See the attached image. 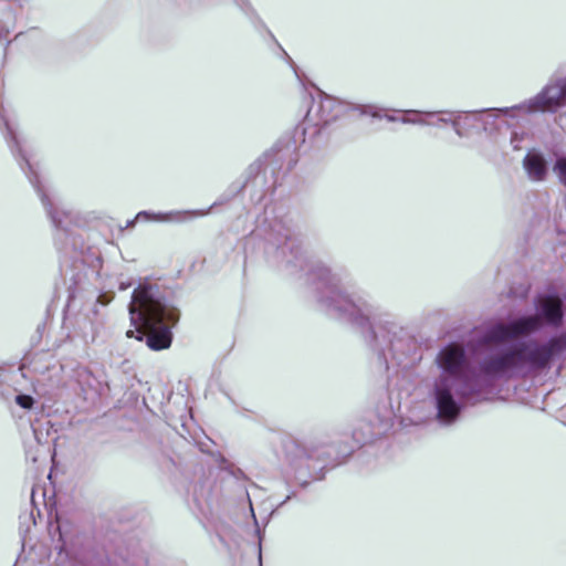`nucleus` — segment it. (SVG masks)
Instances as JSON below:
<instances>
[{
    "label": "nucleus",
    "mask_w": 566,
    "mask_h": 566,
    "mask_svg": "<svg viewBox=\"0 0 566 566\" xmlns=\"http://www.w3.org/2000/svg\"><path fill=\"white\" fill-rule=\"evenodd\" d=\"M536 313L506 323L490 325L480 343L488 346L471 367L462 345L452 343L442 347L434 358L439 374L429 385L428 397L442 424H453L464 406L483 392L491 390L499 380L525 376L545 368L549 361L566 354V334L547 342L524 339L544 325L557 327L563 319V301L553 293L541 294L535 300Z\"/></svg>",
    "instance_id": "obj_1"
},
{
    "label": "nucleus",
    "mask_w": 566,
    "mask_h": 566,
    "mask_svg": "<svg viewBox=\"0 0 566 566\" xmlns=\"http://www.w3.org/2000/svg\"><path fill=\"white\" fill-rule=\"evenodd\" d=\"M279 253L287 264L305 271L316 285L317 300L326 313L345 321L361 332L366 342L385 358L388 353L399 349L402 332L396 324L378 321L377 307L366 297L346 294L340 287V277L325 265L311 261L303 252L298 239L285 230L284 240L279 242Z\"/></svg>",
    "instance_id": "obj_2"
},
{
    "label": "nucleus",
    "mask_w": 566,
    "mask_h": 566,
    "mask_svg": "<svg viewBox=\"0 0 566 566\" xmlns=\"http://www.w3.org/2000/svg\"><path fill=\"white\" fill-rule=\"evenodd\" d=\"M129 316L135 331H127V337L146 339L153 350L166 349L171 345V326L179 318L178 310L168 305L159 289L148 282L135 289L129 304Z\"/></svg>",
    "instance_id": "obj_3"
},
{
    "label": "nucleus",
    "mask_w": 566,
    "mask_h": 566,
    "mask_svg": "<svg viewBox=\"0 0 566 566\" xmlns=\"http://www.w3.org/2000/svg\"><path fill=\"white\" fill-rule=\"evenodd\" d=\"M1 118L7 129V138L9 140L10 148L13 153H18L21 156V168L25 171L30 182L39 193L53 226L59 231L69 232L71 226L78 224L76 216L72 210L66 208L65 203L62 202L55 193L51 192L42 184L36 165L32 161L31 155L28 150L21 145L15 126L6 116H1Z\"/></svg>",
    "instance_id": "obj_4"
},
{
    "label": "nucleus",
    "mask_w": 566,
    "mask_h": 566,
    "mask_svg": "<svg viewBox=\"0 0 566 566\" xmlns=\"http://www.w3.org/2000/svg\"><path fill=\"white\" fill-rule=\"evenodd\" d=\"M358 105L323 95L307 111L304 119V130H307L311 126L323 127L349 112H358Z\"/></svg>",
    "instance_id": "obj_5"
},
{
    "label": "nucleus",
    "mask_w": 566,
    "mask_h": 566,
    "mask_svg": "<svg viewBox=\"0 0 566 566\" xmlns=\"http://www.w3.org/2000/svg\"><path fill=\"white\" fill-rule=\"evenodd\" d=\"M566 105V77L547 84L541 93L520 104L523 113L555 112Z\"/></svg>",
    "instance_id": "obj_6"
},
{
    "label": "nucleus",
    "mask_w": 566,
    "mask_h": 566,
    "mask_svg": "<svg viewBox=\"0 0 566 566\" xmlns=\"http://www.w3.org/2000/svg\"><path fill=\"white\" fill-rule=\"evenodd\" d=\"M211 208L207 210H175L169 212H148L140 211L136 218L127 222V227H133L136 221H156V222H176L181 223L188 220L205 217L210 212Z\"/></svg>",
    "instance_id": "obj_7"
},
{
    "label": "nucleus",
    "mask_w": 566,
    "mask_h": 566,
    "mask_svg": "<svg viewBox=\"0 0 566 566\" xmlns=\"http://www.w3.org/2000/svg\"><path fill=\"white\" fill-rule=\"evenodd\" d=\"M523 167L527 177L533 181H543L548 174L547 163L544 156L536 151L531 150L523 159Z\"/></svg>",
    "instance_id": "obj_8"
},
{
    "label": "nucleus",
    "mask_w": 566,
    "mask_h": 566,
    "mask_svg": "<svg viewBox=\"0 0 566 566\" xmlns=\"http://www.w3.org/2000/svg\"><path fill=\"white\" fill-rule=\"evenodd\" d=\"M515 112H523L520 108V105L511 107V108H493L488 111L478 112V122L483 127L484 130H491L493 127L497 128V122L506 124V120L503 119L504 116H514Z\"/></svg>",
    "instance_id": "obj_9"
},
{
    "label": "nucleus",
    "mask_w": 566,
    "mask_h": 566,
    "mask_svg": "<svg viewBox=\"0 0 566 566\" xmlns=\"http://www.w3.org/2000/svg\"><path fill=\"white\" fill-rule=\"evenodd\" d=\"M55 532L59 534V545L56 548L59 549V559L61 563H67L69 566H86L85 557L82 552L69 549L66 547L63 534L61 532V527L57 524L55 527Z\"/></svg>",
    "instance_id": "obj_10"
},
{
    "label": "nucleus",
    "mask_w": 566,
    "mask_h": 566,
    "mask_svg": "<svg viewBox=\"0 0 566 566\" xmlns=\"http://www.w3.org/2000/svg\"><path fill=\"white\" fill-rule=\"evenodd\" d=\"M357 109L360 115H368L374 118H385L388 122H400V113H397L398 111H392V113H390L388 109L373 104H360L357 106Z\"/></svg>",
    "instance_id": "obj_11"
},
{
    "label": "nucleus",
    "mask_w": 566,
    "mask_h": 566,
    "mask_svg": "<svg viewBox=\"0 0 566 566\" xmlns=\"http://www.w3.org/2000/svg\"><path fill=\"white\" fill-rule=\"evenodd\" d=\"M476 117L478 112L454 111V119L459 120V128L454 133L459 137L467 136L470 129L480 125Z\"/></svg>",
    "instance_id": "obj_12"
},
{
    "label": "nucleus",
    "mask_w": 566,
    "mask_h": 566,
    "mask_svg": "<svg viewBox=\"0 0 566 566\" xmlns=\"http://www.w3.org/2000/svg\"><path fill=\"white\" fill-rule=\"evenodd\" d=\"M397 113H400V123L402 124L428 126L433 123V120L429 119L430 112L427 111L407 109L398 111Z\"/></svg>",
    "instance_id": "obj_13"
},
{
    "label": "nucleus",
    "mask_w": 566,
    "mask_h": 566,
    "mask_svg": "<svg viewBox=\"0 0 566 566\" xmlns=\"http://www.w3.org/2000/svg\"><path fill=\"white\" fill-rule=\"evenodd\" d=\"M429 119L433 120L428 126L440 127L443 125H451L453 130H458L459 120L454 119V111H437L430 112Z\"/></svg>",
    "instance_id": "obj_14"
},
{
    "label": "nucleus",
    "mask_w": 566,
    "mask_h": 566,
    "mask_svg": "<svg viewBox=\"0 0 566 566\" xmlns=\"http://www.w3.org/2000/svg\"><path fill=\"white\" fill-rule=\"evenodd\" d=\"M373 436L370 427L366 423H361L358 429L353 432V440L356 444L364 443Z\"/></svg>",
    "instance_id": "obj_15"
},
{
    "label": "nucleus",
    "mask_w": 566,
    "mask_h": 566,
    "mask_svg": "<svg viewBox=\"0 0 566 566\" xmlns=\"http://www.w3.org/2000/svg\"><path fill=\"white\" fill-rule=\"evenodd\" d=\"M554 171L556 172L559 181L566 187V157H560L556 160Z\"/></svg>",
    "instance_id": "obj_16"
},
{
    "label": "nucleus",
    "mask_w": 566,
    "mask_h": 566,
    "mask_svg": "<svg viewBox=\"0 0 566 566\" xmlns=\"http://www.w3.org/2000/svg\"><path fill=\"white\" fill-rule=\"evenodd\" d=\"M15 402L23 409H31L34 405V399L29 395H18Z\"/></svg>",
    "instance_id": "obj_17"
},
{
    "label": "nucleus",
    "mask_w": 566,
    "mask_h": 566,
    "mask_svg": "<svg viewBox=\"0 0 566 566\" xmlns=\"http://www.w3.org/2000/svg\"><path fill=\"white\" fill-rule=\"evenodd\" d=\"M524 137H525L524 133H518V132L511 133L510 144H511L513 150L521 149V144L524 140Z\"/></svg>",
    "instance_id": "obj_18"
},
{
    "label": "nucleus",
    "mask_w": 566,
    "mask_h": 566,
    "mask_svg": "<svg viewBox=\"0 0 566 566\" xmlns=\"http://www.w3.org/2000/svg\"><path fill=\"white\" fill-rule=\"evenodd\" d=\"M113 296H108L106 294H103V295H99L97 301L102 304V305H106L108 304L111 301H112Z\"/></svg>",
    "instance_id": "obj_19"
},
{
    "label": "nucleus",
    "mask_w": 566,
    "mask_h": 566,
    "mask_svg": "<svg viewBox=\"0 0 566 566\" xmlns=\"http://www.w3.org/2000/svg\"><path fill=\"white\" fill-rule=\"evenodd\" d=\"M130 285H132V282H120L119 290H122V291L127 290Z\"/></svg>",
    "instance_id": "obj_20"
},
{
    "label": "nucleus",
    "mask_w": 566,
    "mask_h": 566,
    "mask_svg": "<svg viewBox=\"0 0 566 566\" xmlns=\"http://www.w3.org/2000/svg\"><path fill=\"white\" fill-rule=\"evenodd\" d=\"M33 431H34L35 439H36L39 442H41V437H40V434H39L38 429H36V428H34V429H33Z\"/></svg>",
    "instance_id": "obj_21"
}]
</instances>
